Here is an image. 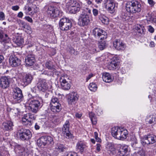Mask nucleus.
I'll use <instances>...</instances> for the list:
<instances>
[{
  "mask_svg": "<svg viewBox=\"0 0 156 156\" xmlns=\"http://www.w3.org/2000/svg\"><path fill=\"white\" fill-rule=\"evenodd\" d=\"M37 87L38 89L42 92H45L48 89V85L45 80H42L38 84Z\"/></svg>",
  "mask_w": 156,
  "mask_h": 156,
  "instance_id": "412c9836",
  "label": "nucleus"
},
{
  "mask_svg": "<svg viewBox=\"0 0 156 156\" xmlns=\"http://www.w3.org/2000/svg\"><path fill=\"white\" fill-rule=\"evenodd\" d=\"M79 96L76 92H72L69 94L68 97V101L69 105L74 104L78 99Z\"/></svg>",
  "mask_w": 156,
  "mask_h": 156,
  "instance_id": "6ab92c4d",
  "label": "nucleus"
},
{
  "mask_svg": "<svg viewBox=\"0 0 156 156\" xmlns=\"http://www.w3.org/2000/svg\"><path fill=\"white\" fill-rule=\"evenodd\" d=\"M37 143L38 146L42 147L46 145L53 144L52 138L49 136H44L41 137L37 140Z\"/></svg>",
  "mask_w": 156,
  "mask_h": 156,
  "instance_id": "1a4fd4ad",
  "label": "nucleus"
},
{
  "mask_svg": "<svg viewBox=\"0 0 156 156\" xmlns=\"http://www.w3.org/2000/svg\"><path fill=\"white\" fill-rule=\"evenodd\" d=\"M148 2L151 6H154L155 3L153 0H148Z\"/></svg>",
  "mask_w": 156,
  "mask_h": 156,
  "instance_id": "680f3d73",
  "label": "nucleus"
},
{
  "mask_svg": "<svg viewBox=\"0 0 156 156\" xmlns=\"http://www.w3.org/2000/svg\"><path fill=\"white\" fill-rule=\"evenodd\" d=\"M93 12L94 16H97L98 14V11L96 9H93Z\"/></svg>",
  "mask_w": 156,
  "mask_h": 156,
  "instance_id": "052dcab7",
  "label": "nucleus"
},
{
  "mask_svg": "<svg viewBox=\"0 0 156 156\" xmlns=\"http://www.w3.org/2000/svg\"><path fill=\"white\" fill-rule=\"evenodd\" d=\"M89 88L91 91H95L97 88L96 84L94 83H91L90 84Z\"/></svg>",
  "mask_w": 156,
  "mask_h": 156,
  "instance_id": "e433bc0d",
  "label": "nucleus"
},
{
  "mask_svg": "<svg viewBox=\"0 0 156 156\" xmlns=\"http://www.w3.org/2000/svg\"><path fill=\"white\" fill-rule=\"evenodd\" d=\"M68 51L72 55H76L78 54L77 51H76L72 47L70 46L69 47L68 49Z\"/></svg>",
  "mask_w": 156,
  "mask_h": 156,
  "instance_id": "4c0bfd02",
  "label": "nucleus"
},
{
  "mask_svg": "<svg viewBox=\"0 0 156 156\" xmlns=\"http://www.w3.org/2000/svg\"><path fill=\"white\" fill-rule=\"evenodd\" d=\"M69 3L71 7H73L76 6L77 4L80 3L76 1L75 0H69Z\"/></svg>",
  "mask_w": 156,
  "mask_h": 156,
  "instance_id": "a19ab883",
  "label": "nucleus"
},
{
  "mask_svg": "<svg viewBox=\"0 0 156 156\" xmlns=\"http://www.w3.org/2000/svg\"><path fill=\"white\" fill-rule=\"evenodd\" d=\"M5 18V16L4 13L2 12H0V20H4Z\"/></svg>",
  "mask_w": 156,
  "mask_h": 156,
  "instance_id": "5fc2aeb1",
  "label": "nucleus"
},
{
  "mask_svg": "<svg viewBox=\"0 0 156 156\" xmlns=\"http://www.w3.org/2000/svg\"><path fill=\"white\" fill-rule=\"evenodd\" d=\"M148 31L151 33H153L154 31L153 28L151 26H149L148 27Z\"/></svg>",
  "mask_w": 156,
  "mask_h": 156,
  "instance_id": "bf43d9fd",
  "label": "nucleus"
},
{
  "mask_svg": "<svg viewBox=\"0 0 156 156\" xmlns=\"http://www.w3.org/2000/svg\"><path fill=\"white\" fill-rule=\"evenodd\" d=\"M57 103H59L58 101V99L57 98L55 97H53L51 101V105H54Z\"/></svg>",
  "mask_w": 156,
  "mask_h": 156,
  "instance_id": "a18cd8bd",
  "label": "nucleus"
},
{
  "mask_svg": "<svg viewBox=\"0 0 156 156\" xmlns=\"http://www.w3.org/2000/svg\"><path fill=\"white\" fill-rule=\"evenodd\" d=\"M86 147V145L84 142L82 141H79L76 144L77 149L79 150L80 152L81 153L83 152L84 149Z\"/></svg>",
  "mask_w": 156,
  "mask_h": 156,
  "instance_id": "c756f323",
  "label": "nucleus"
},
{
  "mask_svg": "<svg viewBox=\"0 0 156 156\" xmlns=\"http://www.w3.org/2000/svg\"><path fill=\"white\" fill-rule=\"evenodd\" d=\"M102 79L104 81L107 83V73L105 72L102 73Z\"/></svg>",
  "mask_w": 156,
  "mask_h": 156,
  "instance_id": "de8ad7c7",
  "label": "nucleus"
},
{
  "mask_svg": "<svg viewBox=\"0 0 156 156\" xmlns=\"http://www.w3.org/2000/svg\"><path fill=\"white\" fill-rule=\"evenodd\" d=\"M128 134V132L127 130L120 127L118 129L117 134L115 136V138L119 140H123L126 138Z\"/></svg>",
  "mask_w": 156,
  "mask_h": 156,
  "instance_id": "dca6fc26",
  "label": "nucleus"
},
{
  "mask_svg": "<svg viewBox=\"0 0 156 156\" xmlns=\"http://www.w3.org/2000/svg\"><path fill=\"white\" fill-rule=\"evenodd\" d=\"M47 12L52 19L60 17L63 15V12L59 8L52 5H49L45 6Z\"/></svg>",
  "mask_w": 156,
  "mask_h": 156,
  "instance_id": "20e7f679",
  "label": "nucleus"
},
{
  "mask_svg": "<svg viewBox=\"0 0 156 156\" xmlns=\"http://www.w3.org/2000/svg\"><path fill=\"white\" fill-rule=\"evenodd\" d=\"M106 44L105 41H104L98 45V47L101 50H103L105 48L106 46Z\"/></svg>",
  "mask_w": 156,
  "mask_h": 156,
  "instance_id": "37998d69",
  "label": "nucleus"
},
{
  "mask_svg": "<svg viewBox=\"0 0 156 156\" xmlns=\"http://www.w3.org/2000/svg\"><path fill=\"white\" fill-rule=\"evenodd\" d=\"M120 127H114L112 128L111 133L112 136L115 138L118 132V129Z\"/></svg>",
  "mask_w": 156,
  "mask_h": 156,
  "instance_id": "f704fd0d",
  "label": "nucleus"
},
{
  "mask_svg": "<svg viewBox=\"0 0 156 156\" xmlns=\"http://www.w3.org/2000/svg\"><path fill=\"white\" fill-rule=\"evenodd\" d=\"M149 21H152L153 22L156 23V18H152L151 16H149Z\"/></svg>",
  "mask_w": 156,
  "mask_h": 156,
  "instance_id": "0e129e2a",
  "label": "nucleus"
},
{
  "mask_svg": "<svg viewBox=\"0 0 156 156\" xmlns=\"http://www.w3.org/2000/svg\"><path fill=\"white\" fill-rule=\"evenodd\" d=\"M15 150L18 153H22L24 151L23 148L20 145L16 146Z\"/></svg>",
  "mask_w": 156,
  "mask_h": 156,
  "instance_id": "ea45409f",
  "label": "nucleus"
},
{
  "mask_svg": "<svg viewBox=\"0 0 156 156\" xmlns=\"http://www.w3.org/2000/svg\"><path fill=\"white\" fill-rule=\"evenodd\" d=\"M12 98L14 101L16 102L19 103L22 100L23 95L22 90L19 87H16L13 89Z\"/></svg>",
  "mask_w": 156,
  "mask_h": 156,
  "instance_id": "f8f14e48",
  "label": "nucleus"
},
{
  "mask_svg": "<svg viewBox=\"0 0 156 156\" xmlns=\"http://www.w3.org/2000/svg\"><path fill=\"white\" fill-rule=\"evenodd\" d=\"M28 115L29 117H30V120L31 121V123H32V121L35 119V117L34 115L32 114L31 113H29Z\"/></svg>",
  "mask_w": 156,
  "mask_h": 156,
  "instance_id": "603ef678",
  "label": "nucleus"
},
{
  "mask_svg": "<svg viewBox=\"0 0 156 156\" xmlns=\"http://www.w3.org/2000/svg\"><path fill=\"white\" fill-rule=\"evenodd\" d=\"M59 27L60 29L62 31L69 30L72 27L71 21L66 17L62 18L59 20Z\"/></svg>",
  "mask_w": 156,
  "mask_h": 156,
  "instance_id": "423d86ee",
  "label": "nucleus"
},
{
  "mask_svg": "<svg viewBox=\"0 0 156 156\" xmlns=\"http://www.w3.org/2000/svg\"><path fill=\"white\" fill-rule=\"evenodd\" d=\"M108 2H109L108 5V11L111 14L113 13L115 11V4L111 0H110L109 1L108 0Z\"/></svg>",
  "mask_w": 156,
  "mask_h": 156,
  "instance_id": "7c9ffc66",
  "label": "nucleus"
},
{
  "mask_svg": "<svg viewBox=\"0 0 156 156\" xmlns=\"http://www.w3.org/2000/svg\"><path fill=\"white\" fill-rule=\"evenodd\" d=\"M66 156H76V154L75 153L69 152Z\"/></svg>",
  "mask_w": 156,
  "mask_h": 156,
  "instance_id": "338daca9",
  "label": "nucleus"
},
{
  "mask_svg": "<svg viewBox=\"0 0 156 156\" xmlns=\"http://www.w3.org/2000/svg\"><path fill=\"white\" fill-rule=\"evenodd\" d=\"M126 11L131 13L140 12L141 10V5L140 2L136 0H132L126 5Z\"/></svg>",
  "mask_w": 156,
  "mask_h": 156,
  "instance_id": "7ed1b4c3",
  "label": "nucleus"
},
{
  "mask_svg": "<svg viewBox=\"0 0 156 156\" xmlns=\"http://www.w3.org/2000/svg\"><path fill=\"white\" fill-rule=\"evenodd\" d=\"M22 122L23 124L25 125H27V124L28 123V121L25 119L24 117H23L22 119Z\"/></svg>",
  "mask_w": 156,
  "mask_h": 156,
  "instance_id": "4d7b16f0",
  "label": "nucleus"
},
{
  "mask_svg": "<svg viewBox=\"0 0 156 156\" xmlns=\"http://www.w3.org/2000/svg\"><path fill=\"white\" fill-rule=\"evenodd\" d=\"M19 9V7L16 5L15 6H12V9L14 10L17 11Z\"/></svg>",
  "mask_w": 156,
  "mask_h": 156,
  "instance_id": "e2e57ef3",
  "label": "nucleus"
},
{
  "mask_svg": "<svg viewBox=\"0 0 156 156\" xmlns=\"http://www.w3.org/2000/svg\"><path fill=\"white\" fill-rule=\"evenodd\" d=\"M146 121L149 124H153L154 125L156 124V115H150L147 116Z\"/></svg>",
  "mask_w": 156,
  "mask_h": 156,
  "instance_id": "393cba45",
  "label": "nucleus"
},
{
  "mask_svg": "<svg viewBox=\"0 0 156 156\" xmlns=\"http://www.w3.org/2000/svg\"><path fill=\"white\" fill-rule=\"evenodd\" d=\"M24 117L25 118V119L28 121V123L27 124V126H30L31 125L32 123H31V121L30 119V117L28 113L27 114L24 116Z\"/></svg>",
  "mask_w": 156,
  "mask_h": 156,
  "instance_id": "c03bdc74",
  "label": "nucleus"
},
{
  "mask_svg": "<svg viewBox=\"0 0 156 156\" xmlns=\"http://www.w3.org/2000/svg\"><path fill=\"white\" fill-rule=\"evenodd\" d=\"M81 10L82 13L78 17V24L80 27H84L88 25L90 22L89 15L91 13V10L87 8Z\"/></svg>",
  "mask_w": 156,
  "mask_h": 156,
  "instance_id": "f257e3e1",
  "label": "nucleus"
},
{
  "mask_svg": "<svg viewBox=\"0 0 156 156\" xmlns=\"http://www.w3.org/2000/svg\"><path fill=\"white\" fill-rule=\"evenodd\" d=\"M93 34L98 40H104L107 38V34L99 28H95L93 30Z\"/></svg>",
  "mask_w": 156,
  "mask_h": 156,
  "instance_id": "9b49d317",
  "label": "nucleus"
},
{
  "mask_svg": "<svg viewBox=\"0 0 156 156\" xmlns=\"http://www.w3.org/2000/svg\"><path fill=\"white\" fill-rule=\"evenodd\" d=\"M32 7V9L33 10V12H37V10L36 9H37V7L35 5L30 4Z\"/></svg>",
  "mask_w": 156,
  "mask_h": 156,
  "instance_id": "864d4df0",
  "label": "nucleus"
},
{
  "mask_svg": "<svg viewBox=\"0 0 156 156\" xmlns=\"http://www.w3.org/2000/svg\"><path fill=\"white\" fill-rule=\"evenodd\" d=\"M81 8L80 4H77L76 6L70 7L69 9V11L71 13L75 14L79 12L81 9Z\"/></svg>",
  "mask_w": 156,
  "mask_h": 156,
  "instance_id": "cd10ccee",
  "label": "nucleus"
},
{
  "mask_svg": "<svg viewBox=\"0 0 156 156\" xmlns=\"http://www.w3.org/2000/svg\"><path fill=\"white\" fill-rule=\"evenodd\" d=\"M9 62L12 67H16L20 65L21 60L15 56H12L10 57Z\"/></svg>",
  "mask_w": 156,
  "mask_h": 156,
  "instance_id": "aec40b11",
  "label": "nucleus"
},
{
  "mask_svg": "<svg viewBox=\"0 0 156 156\" xmlns=\"http://www.w3.org/2000/svg\"><path fill=\"white\" fill-rule=\"evenodd\" d=\"M23 16V13L21 12H19L17 15V16L20 18H22Z\"/></svg>",
  "mask_w": 156,
  "mask_h": 156,
  "instance_id": "774afa93",
  "label": "nucleus"
},
{
  "mask_svg": "<svg viewBox=\"0 0 156 156\" xmlns=\"http://www.w3.org/2000/svg\"><path fill=\"white\" fill-rule=\"evenodd\" d=\"M42 101L41 98L30 99L28 101L29 109L32 112L36 113L42 107Z\"/></svg>",
  "mask_w": 156,
  "mask_h": 156,
  "instance_id": "f03ea898",
  "label": "nucleus"
},
{
  "mask_svg": "<svg viewBox=\"0 0 156 156\" xmlns=\"http://www.w3.org/2000/svg\"><path fill=\"white\" fill-rule=\"evenodd\" d=\"M108 153L112 154H115L116 149L114 144L112 143L108 144Z\"/></svg>",
  "mask_w": 156,
  "mask_h": 156,
  "instance_id": "a878e982",
  "label": "nucleus"
},
{
  "mask_svg": "<svg viewBox=\"0 0 156 156\" xmlns=\"http://www.w3.org/2000/svg\"><path fill=\"white\" fill-rule=\"evenodd\" d=\"M70 126L69 122V120H66L64 125L62 128V134L63 136L67 139L72 138L73 135L69 131Z\"/></svg>",
  "mask_w": 156,
  "mask_h": 156,
  "instance_id": "ddd939ff",
  "label": "nucleus"
},
{
  "mask_svg": "<svg viewBox=\"0 0 156 156\" xmlns=\"http://www.w3.org/2000/svg\"><path fill=\"white\" fill-rule=\"evenodd\" d=\"M13 42L16 45L20 46L23 44L24 41L23 38L20 37H16L13 39Z\"/></svg>",
  "mask_w": 156,
  "mask_h": 156,
  "instance_id": "2f4dec72",
  "label": "nucleus"
},
{
  "mask_svg": "<svg viewBox=\"0 0 156 156\" xmlns=\"http://www.w3.org/2000/svg\"><path fill=\"white\" fill-rule=\"evenodd\" d=\"M17 135L21 140L27 141L31 138L32 134L30 130L22 128L18 130Z\"/></svg>",
  "mask_w": 156,
  "mask_h": 156,
  "instance_id": "39448f33",
  "label": "nucleus"
},
{
  "mask_svg": "<svg viewBox=\"0 0 156 156\" xmlns=\"http://www.w3.org/2000/svg\"><path fill=\"white\" fill-rule=\"evenodd\" d=\"M17 22L19 25L22 27L23 30H24V28L28 24L27 23L22 21L21 20H18Z\"/></svg>",
  "mask_w": 156,
  "mask_h": 156,
  "instance_id": "c9c22d12",
  "label": "nucleus"
},
{
  "mask_svg": "<svg viewBox=\"0 0 156 156\" xmlns=\"http://www.w3.org/2000/svg\"><path fill=\"white\" fill-rule=\"evenodd\" d=\"M113 46L118 50H124L126 47L125 44L118 40H116L114 42Z\"/></svg>",
  "mask_w": 156,
  "mask_h": 156,
  "instance_id": "b1692460",
  "label": "nucleus"
},
{
  "mask_svg": "<svg viewBox=\"0 0 156 156\" xmlns=\"http://www.w3.org/2000/svg\"><path fill=\"white\" fill-rule=\"evenodd\" d=\"M107 17L104 15L102 16L100 18V19L101 21L102 22L105 24H107L106 23L107 22Z\"/></svg>",
  "mask_w": 156,
  "mask_h": 156,
  "instance_id": "09e8293b",
  "label": "nucleus"
},
{
  "mask_svg": "<svg viewBox=\"0 0 156 156\" xmlns=\"http://www.w3.org/2000/svg\"><path fill=\"white\" fill-rule=\"evenodd\" d=\"M35 62V55L32 54L28 55L25 58V63L27 66H31Z\"/></svg>",
  "mask_w": 156,
  "mask_h": 156,
  "instance_id": "a211bd4d",
  "label": "nucleus"
},
{
  "mask_svg": "<svg viewBox=\"0 0 156 156\" xmlns=\"http://www.w3.org/2000/svg\"><path fill=\"white\" fill-rule=\"evenodd\" d=\"M89 115L91 121L93 125H96L97 123V118L94 113L92 112H90Z\"/></svg>",
  "mask_w": 156,
  "mask_h": 156,
  "instance_id": "473e14b6",
  "label": "nucleus"
},
{
  "mask_svg": "<svg viewBox=\"0 0 156 156\" xmlns=\"http://www.w3.org/2000/svg\"><path fill=\"white\" fill-rule=\"evenodd\" d=\"M114 79L113 76L111 74L108 73V83L112 81Z\"/></svg>",
  "mask_w": 156,
  "mask_h": 156,
  "instance_id": "8fccbe9b",
  "label": "nucleus"
},
{
  "mask_svg": "<svg viewBox=\"0 0 156 156\" xmlns=\"http://www.w3.org/2000/svg\"><path fill=\"white\" fill-rule=\"evenodd\" d=\"M45 66L47 69L51 70V71L54 73H56V70L55 68V66L51 61H48L45 64Z\"/></svg>",
  "mask_w": 156,
  "mask_h": 156,
  "instance_id": "c85d7f7f",
  "label": "nucleus"
},
{
  "mask_svg": "<svg viewBox=\"0 0 156 156\" xmlns=\"http://www.w3.org/2000/svg\"><path fill=\"white\" fill-rule=\"evenodd\" d=\"M13 123L11 120H7L3 122L2 125V128L4 131H11L13 130Z\"/></svg>",
  "mask_w": 156,
  "mask_h": 156,
  "instance_id": "4468645a",
  "label": "nucleus"
},
{
  "mask_svg": "<svg viewBox=\"0 0 156 156\" xmlns=\"http://www.w3.org/2000/svg\"><path fill=\"white\" fill-rule=\"evenodd\" d=\"M108 58L110 59L108 69L110 70L115 69L118 67L119 59L114 55L108 53Z\"/></svg>",
  "mask_w": 156,
  "mask_h": 156,
  "instance_id": "0eeeda50",
  "label": "nucleus"
},
{
  "mask_svg": "<svg viewBox=\"0 0 156 156\" xmlns=\"http://www.w3.org/2000/svg\"><path fill=\"white\" fill-rule=\"evenodd\" d=\"M10 39L7 34H5L3 30H0V42L4 43H9Z\"/></svg>",
  "mask_w": 156,
  "mask_h": 156,
  "instance_id": "4be33fe9",
  "label": "nucleus"
},
{
  "mask_svg": "<svg viewBox=\"0 0 156 156\" xmlns=\"http://www.w3.org/2000/svg\"><path fill=\"white\" fill-rule=\"evenodd\" d=\"M120 17L123 21H126L129 20V18L127 13L124 12H122L120 15Z\"/></svg>",
  "mask_w": 156,
  "mask_h": 156,
  "instance_id": "58836bf2",
  "label": "nucleus"
},
{
  "mask_svg": "<svg viewBox=\"0 0 156 156\" xmlns=\"http://www.w3.org/2000/svg\"><path fill=\"white\" fill-rule=\"evenodd\" d=\"M51 105V110L54 112H59L62 109L61 105L60 103H57Z\"/></svg>",
  "mask_w": 156,
  "mask_h": 156,
  "instance_id": "bb28decb",
  "label": "nucleus"
},
{
  "mask_svg": "<svg viewBox=\"0 0 156 156\" xmlns=\"http://www.w3.org/2000/svg\"><path fill=\"white\" fill-rule=\"evenodd\" d=\"M67 78V76L64 75L61 77L60 79L61 87L62 89L65 90H69L71 87L70 83L66 80Z\"/></svg>",
  "mask_w": 156,
  "mask_h": 156,
  "instance_id": "2eb2a0df",
  "label": "nucleus"
},
{
  "mask_svg": "<svg viewBox=\"0 0 156 156\" xmlns=\"http://www.w3.org/2000/svg\"><path fill=\"white\" fill-rule=\"evenodd\" d=\"M145 30L143 28L141 27L138 30V33H139L140 34H143L145 31Z\"/></svg>",
  "mask_w": 156,
  "mask_h": 156,
  "instance_id": "13d9d810",
  "label": "nucleus"
},
{
  "mask_svg": "<svg viewBox=\"0 0 156 156\" xmlns=\"http://www.w3.org/2000/svg\"><path fill=\"white\" fill-rule=\"evenodd\" d=\"M24 19H25L26 20H27L28 22L30 23H32L33 22V20L32 19L28 16H27L25 17Z\"/></svg>",
  "mask_w": 156,
  "mask_h": 156,
  "instance_id": "6e6d98bb",
  "label": "nucleus"
},
{
  "mask_svg": "<svg viewBox=\"0 0 156 156\" xmlns=\"http://www.w3.org/2000/svg\"><path fill=\"white\" fill-rule=\"evenodd\" d=\"M24 30L25 31L27 32L28 34H30L32 32L31 28L28 24H27L25 27Z\"/></svg>",
  "mask_w": 156,
  "mask_h": 156,
  "instance_id": "79ce46f5",
  "label": "nucleus"
},
{
  "mask_svg": "<svg viewBox=\"0 0 156 156\" xmlns=\"http://www.w3.org/2000/svg\"><path fill=\"white\" fill-rule=\"evenodd\" d=\"M33 79V76L29 73H24L21 75L20 80L21 84L25 87L30 84Z\"/></svg>",
  "mask_w": 156,
  "mask_h": 156,
  "instance_id": "6e6552de",
  "label": "nucleus"
},
{
  "mask_svg": "<svg viewBox=\"0 0 156 156\" xmlns=\"http://www.w3.org/2000/svg\"><path fill=\"white\" fill-rule=\"evenodd\" d=\"M128 147L127 145L121 146L118 150L117 156H126V153L128 151Z\"/></svg>",
  "mask_w": 156,
  "mask_h": 156,
  "instance_id": "5701e85b",
  "label": "nucleus"
},
{
  "mask_svg": "<svg viewBox=\"0 0 156 156\" xmlns=\"http://www.w3.org/2000/svg\"><path fill=\"white\" fill-rule=\"evenodd\" d=\"M55 149L58 150L59 152H62L66 150L67 149V148L63 144H58Z\"/></svg>",
  "mask_w": 156,
  "mask_h": 156,
  "instance_id": "72a5a7b5",
  "label": "nucleus"
},
{
  "mask_svg": "<svg viewBox=\"0 0 156 156\" xmlns=\"http://www.w3.org/2000/svg\"><path fill=\"white\" fill-rule=\"evenodd\" d=\"M156 142V136L153 134L144 136L141 140V144L145 146L153 144Z\"/></svg>",
  "mask_w": 156,
  "mask_h": 156,
  "instance_id": "9d476101",
  "label": "nucleus"
},
{
  "mask_svg": "<svg viewBox=\"0 0 156 156\" xmlns=\"http://www.w3.org/2000/svg\"><path fill=\"white\" fill-rule=\"evenodd\" d=\"M94 76L93 74L91 73L88 75V76L87 77L86 79V81H87L89 80L92 77Z\"/></svg>",
  "mask_w": 156,
  "mask_h": 156,
  "instance_id": "69168bd1",
  "label": "nucleus"
},
{
  "mask_svg": "<svg viewBox=\"0 0 156 156\" xmlns=\"http://www.w3.org/2000/svg\"><path fill=\"white\" fill-rule=\"evenodd\" d=\"M10 83V79L8 76H3L0 79V86L3 89H6L9 87Z\"/></svg>",
  "mask_w": 156,
  "mask_h": 156,
  "instance_id": "f3484780",
  "label": "nucleus"
},
{
  "mask_svg": "<svg viewBox=\"0 0 156 156\" xmlns=\"http://www.w3.org/2000/svg\"><path fill=\"white\" fill-rule=\"evenodd\" d=\"M137 154L140 156H145V152L143 150H140L137 153Z\"/></svg>",
  "mask_w": 156,
  "mask_h": 156,
  "instance_id": "3c124183",
  "label": "nucleus"
},
{
  "mask_svg": "<svg viewBox=\"0 0 156 156\" xmlns=\"http://www.w3.org/2000/svg\"><path fill=\"white\" fill-rule=\"evenodd\" d=\"M55 73H54L51 71H49L48 72L47 71H44L43 72V74L45 75H47L48 76H53Z\"/></svg>",
  "mask_w": 156,
  "mask_h": 156,
  "instance_id": "49530a36",
  "label": "nucleus"
}]
</instances>
